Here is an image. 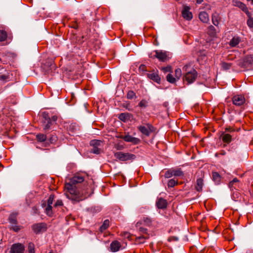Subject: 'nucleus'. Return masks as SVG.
I'll list each match as a JSON object with an SVG mask.
<instances>
[{
	"label": "nucleus",
	"mask_w": 253,
	"mask_h": 253,
	"mask_svg": "<svg viewBox=\"0 0 253 253\" xmlns=\"http://www.w3.org/2000/svg\"><path fill=\"white\" fill-rule=\"evenodd\" d=\"M248 16L249 17V18L247 21V25L249 27L253 28V18L251 17L250 14Z\"/></svg>",
	"instance_id": "obj_45"
},
{
	"label": "nucleus",
	"mask_w": 253,
	"mask_h": 253,
	"mask_svg": "<svg viewBox=\"0 0 253 253\" xmlns=\"http://www.w3.org/2000/svg\"><path fill=\"white\" fill-rule=\"evenodd\" d=\"M240 41L241 40L239 37H234L231 40L229 44L231 47H235L239 43Z\"/></svg>",
	"instance_id": "obj_22"
},
{
	"label": "nucleus",
	"mask_w": 253,
	"mask_h": 253,
	"mask_svg": "<svg viewBox=\"0 0 253 253\" xmlns=\"http://www.w3.org/2000/svg\"><path fill=\"white\" fill-rule=\"evenodd\" d=\"M248 1H251V4L253 5V0H247Z\"/></svg>",
	"instance_id": "obj_57"
},
{
	"label": "nucleus",
	"mask_w": 253,
	"mask_h": 253,
	"mask_svg": "<svg viewBox=\"0 0 253 253\" xmlns=\"http://www.w3.org/2000/svg\"><path fill=\"white\" fill-rule=\"evenodd\" d=\"M149 238V235H147V236L141 235L138 236L136 238V240L137 242H139L140 243H143L144 242V240L147 239Z\"/></svg>",
	"instance_id": "obj_32"
},
{
	"label": "nucleus",
	"mask_w": 253,
	"mask_h": 253,
	"mask_svg": "<svg viewBox=\"0 0 253 253\" xmlns=\"http://www.w3.org/2000/svg\"><path fill=\"white\" fill-rule=\"evenodd\" d=\"M232 102L236 106H241L243 105L246 101L244 96L241 95H236L232 97Z\"/></svg>",
	"instance_id": "obj_12"
},
{
	"label": "nucleus",
	"mask_w": 253,
	"mask_h": 253,
	"mask_svg": "<svg viewBox=\"0 0 253 253\" xmlns=\"http://www.w3.org/2000/svg\"><path fill=\"white\" fill-rule=\"evenodd\" d=\"M122 236L125 238H127L129 240L131 239V235L128 232H124L122 234Z\"/></svg>",
	"instance_id": "obj_51"
},
{
	"label": "nucleus",
	"mask_w": 253,
	"mask_h": 253,
	"mask_svg": "<svg viewBox=\"0 0 253 253\" xmlns=\"http://www.w3.org/2000/svg\"><path fill=\"white\" fill-rule=\"evenodd\" d=\"M199 18L203 23H207L209 20L208 14L205 11L201 12L199 13Z\"/></svg>",
	"instance_id": "obj_19"
},
{
	"label": "nucleus",
	"mask_w": 253,
	"mask_h": 253,
	"mask_svg": "<svg viewBox=\"0 0 253 253\" xmlns=\"http://www.w3.org/2000/svg\"><path fill=\"white\" fill-rule=\"evenodd\" d=\"M224 132L228 133L231 134H234L235 129L233 127H226L225 129V131Z\"/></svg>",
	"instance_id": "obj_43"
},
{
	"label": "nucleus",
	"mask_w": 253,
	"mask_h": 253,
	"mask_svg": "<svg viewBox=\"0 0 253 253\" xmlns=\"http://www.w3.org/2000/svg\"><path fill=\"white\" fill-rule=\"evenodd\" d=\"M239 181L237 178H234L229 183V187L231 189H236L239 187Z\"/></svg>",
	"instance_id": "obj_20"
},
{
	"label": "nucleus",
	"mask_w": 253,
	"mask_h": 253,
	"mask_svg": "<svg viewBox=\"0 0 253 253\" xmlns=\"http://www.w3.org/2000/svg\"><path fill=\"white\" fill-rule=\"evenodd\" d=\"M177 183V180H175L174 179H171L169 180L168 185L169 187H173Z\"/></svg>",
	"instance_id": "obj_36"
},
{
	"label": "nucleus",
	"mask_w": 253,
	"mask_h": 253,
	"mask_svg": "<svg viewBox=\"0 0 253 253\" xmlns=\"http://www.w3.org/2000/svg\"><path fill=\"white\" fill-rule=\"evenodd\" d=\"M51 68H54L55 67V65L54 64L53 65H51Z\"/></svg>",
	"instance_id": "obj_58"
},
{
	"label": "nucleus",
	"mask_w": 253,
	"mask_h": 253,
	"mask_svg": "<svg viewBox=\"0 0 253 253\" xmlns=\"http://www.w3.org/2000/svg\"><path fill=\"white\" fill-rule=\"evenodd\" d=\"M203 1V0H196L197 3L200 4Z\"/></svg>",
	"instance_id": "obj_56"
},
{
	"label": "nucleus",
	"mask_w": 253,
	"mask_h": 253,
	"mask_svg": "<svg viewBox=\"0 0 253 253\" xmlns=\"http://www.w3.org/2000/svg\"><path fill=\"white\" fill-rule=\"evenodd\" d=\"M236 136L233 134H229L222 132L220 135V137L222 139L224 143H229L231 142L233 137H235Z\"/></svg>",
	"instance_id": "obj_14"
},
{
	"label": "nucleus",
	"mask_w": 253,
	"mask_h": 253,
	"mask_svg": "<svg viewBox=\"0 0 253 253\" xmlns=\"http://www.w3.org/2000/svg\"><path fill=\"white\" fill-rule=\"evenodd\" d=\"M121 248V244L118 241H113L110 244V250L112 252H116L119 251Z\"/></svg>",
	"instance_id": "obj_15"
},
{
	"label": "nucleus",
	"mask_w": 253,
	"mask_h": 253,
	"mask_svg": "<svg viewBox=\"0 0 253 253\" xmlns=\"http://www.w3.org/2000/svg\"><path fill=\"white\" fill-rule=\"evenodd\" d=\"M172 169V174L173 176H183L184 173L180 169Z\"/></svg>",
	"instance_id": "obj_28"
},
{
	"label": "nucleus",
	"mask_w": 253,
	"mask_h": 253,
	"mask_svg": "<svg viewBox=\"0 0 253 253\" xmlns=\"http://www.w3.org/2000/svg\"><path fill=\"white\" fill-rule=\"evenodd\" d=\"M232 66V63L222 62L221 63V67L223 70H227L229 69Z\"/></svg>",
	"instance_id": "obj_37"
},
{
	"label": "nucleus",
	"mask_w": 253,
	"mask_h": 253,
	"mask_svg": "<svg viewBox=\"0 0 253 253\" xmlns=\"http://www.w3.org/2000/svg\"><path fill=\"white\" fill-rule=\"evenodd\" d=\"M138 106L141 108H146L148 106V102L145 99H142L139 103Z\"/></svg>",
	"instance_id": "obj_41"
},
{
	"label": "nucleus",
	"mask_w": 253,
	"mask_h": 253,
	"mask_svg": "<svg viewBox=\"0 0 253 253\" xmlns=\"http://www.w3.org/2000/svg\"><path fill=\"white\" fill-rule=\"evenodd\" d=\"M240 65L244 68H248L253 66V55H249L245 57Z\"/></svg>",
	"instance_id": "obj_9"
},
{
	"label": "nucleus",
	"mask_w": 253,
	"mask_h": 253,
	"mask_svg": "<svg viewBox=\"0 0 253 253\" xmlns=\"http://www.w3.org/2000/svg\"><path fill=\"white\" fill-rule=\"evenodd\" d=\"M172 169L167 170L165 172V177L167 178H169L172 177L173 176V174H172Z\"/></svg>",
	"instance_id": "obj_44"
},
{
	"label": "nucleus",
	"mask_w": 253,
	"mask_h": 253,
	"mask_svg": "<svg viewBox=\"0 0 253 253\" xmlns=\"http://www.w3.org/2000/svg\"><path fill=\"white\" fill-rule=\"evenodd\" d=\"M208 34L211 37H214L216 36L215 28L212 25L209 27L207 31Z\"/></svg>",
	"instance_id": "obj_24"
},
{
	"label": "nucleus",
	"mask_w": 253,
	"mask_h": 253,
	"mask_svg": "<svg viewBox=\"0 0 253 253\" xmlns=\"http://www.w3.org/2000/svg\"><path fill=\"white\" fill-rule=\"evenodd\" d=\"M12 229L14 231H15L16 232H18L20 229L16 225L13 226Z\"/></svg>",
	"instance_id": "obj_54"
},
{
	"label": "nucleus",
	"mask_w": 253,
	"mask_h": 253,
	"mask_svg": "<svg viewBox=\"0 0 253 253\" xmlns=\"http://www.w3.org/2000/svg\"><path fill=\"white\" fill-rule=\"evenodd\" d=\"M37 140L39 142H44L46 139V135L42 133H38L36 135Z\"/></svg>",
	"instance_id": "obj_26"
},
{
	"label": "nucleus",
	"mask_w": 253,
	"mask_h": 253,
	"mask_svg": "<svg viewBox=\"0 0 253 253\" xmlns=\"http://www.w3.org/2000/svg\"><path fill=\"white\" fill-rule=\"evenodd\" d=\"M156 205L159 209H166L167 207V201L166 200L162 198H160L157 201Z\"/></svg>",
	"instance_id": "obj_18"
},
{
	"label": "nucleus",
	"mask_w": 253,
	"mask_h": 253,
	"mask_svg": "<svg viewBox=\"0 0 253 253\" xmlns=\"http://www.w3.org/2000/svg\"><path fill=\"white\" fill-rule=\"evenodd\" d=\"M142 221L143 222V224L147 226H151L153 224V220L152 219L147 216H144L142 219Z\"/></svg>",
	"instance_id": "obj_25"
},
{
	"label": "nucleus",
	"mask_w": 253,
	"mask_h": 253,
	"mask_svg": "<svg viewBox=\"0 0 253 253\" xmlns=\"http://www.w3.org/2000/svg\"><path fill=\"white\" fill-rule=\"evenodd\" d=\"M146 126H139L137 127V129L143 134L146 136H149L150 134V133L153 131L154 127L151 124L149 123L146 124Z\"/></svg>",
	"instance_id": "obj_7"
},
{
	"label": "nucleus",
	"mask_w": 253,
	"mask_h": 253,
	"mask_svg": "<svg viewBox=\"0 0 253 253\" xmlns=\"http://www.w3.org/2000/svg\"><path fill=\"white\" fill-rule=\"evenodd\" d=\"M78 129V126L76 125L75 124H72L70 125L69 127V131L70 133H75L77 129Z\"/></svg>",
	"instance_id": "obj_34"
},
{
	"label": "nucleus",
	"mask_w": 253,
	"mask_h": 253,
	"mask_svg": "<svg viewBox=\"0 0 253 253\" xmlns=\"http://www.w3.org/2000/svg\"><path fill=\"white\" fill-rule=\"evenodd\" d=\"M32 229L35 233L40 234L47 230V225L44 222L36 223L32 226Z\"/></svg>",
	"instance_id": "obj_6"
},
{
	"label": "nucleus",
	"mask_w": 253,
	"mask_h": 253,
	"mask_svg": "<svg viewBox=\"0 0 253 253\" xmlns=\"http://www.w3.org/2000/svg\"><path fill=\"white\" fill-rule=\"evenodd\" d=\"M132 115L128 113H122L119 115L118 118L122 121L126 122L130 120Z\"/></svg>",
	"instance_id": "obj_17"
},
{
	"label": "nucleus",
	"mask_w": 253,
	"mask_h": 253,
	"mask_svg": "<svg viewBox=\"0 0 253 253\" xmlns=\"http://www.w3.org/2000/svg\"><path fill=\"white\" fill-rule=\"evenodd\" d=\"M219 16L217 13H215L212 15V22L216 26L219 24Z\"/></svg>",
	"instance_id": "obj_27"
},
{
	"label": "nucleus",
	"mask_w": 253,
	"mask_h": 253,
	"mask_svg": "<svg viewBox=\"0 0 253 253\" xmlns=\"http://www.w3.org/2000/svg\"><path fill=\"white\" fill-rule=\"evenodd\" d=\"M57 140L56 136L52 135L49 138V141L50 143H54Z\"/></svg>",
	"instance_id": "obj_50"
},
{
	"label": "nucleus",
	"mask_w": 253,
	"mask_h": 253,
	"mask_svg": "<svg viewBox=\"0 0 253 253\" xmlns=\"http://www.w3.org/2000/svg\"><path fill=\"white\" fill-rule=\"evenodd\" d=\"M212 180L215 184H219L220 182L221 177L217 172H212Z\"/></svg>",
	"instance_id": "obj_21"
},
{
	"label": "nucleus",
	"mask_w": 253,
	"mask_h": 253,
	"mask_svg": "<svg viewBox=\"0 0 253 253\" xmlns=\"http://www.w3.org/2000/svg\"><path fill=\"white\" fill-rule=\"evenodd\" d=\"M28 252L29 253H35V246L32 242L28 244Z\"/></svg>",
	"instance_id": "obj_40"
},
{
	"label": "nucleus",
	"mask_w": 253,
	"mask_h": 253,
	"mask_svg": "<svg viewBox=\"0 0 253 253\" xmlns=\"http://www.w3.org/2000/svg\"><path fill=\"white\" fill-rule=\"evenodd\" d=\"M7 37V33L4 30H0V41H4Z\"/></svg>",
	"instance_id": "obj_33"
},
{
	"label": "nucleus",
	"mask_w": 253,
	"mask_h": 253,
	"mask_svg": "<svg viewBox=\"0 0 253 253\" xmlns=\"http://www.w3.org/2000/svg\"><path fill=\"white\" fill-rule=\"evenodd\" d=\"M147 71L146 67L144 64H141L139 67V71L142 72V74L144 73Z\"/></svg>",
	"instance_id": "obj_47"
},
{
	"label": "nucleus",
	"mask_w": 253,
	"mask_h": 253,
	"mask_svg": "<svg viewBox=\"0 0 253 253\" xmlns=\"http://www.w3.org/2000/svg\"><path fill=\"white\" fill-rule=\"evenodd\" d=\"M62 205H63L62 201L61 200H57V201L54 204V206L56 207H58V206H61Z\"/></svg>",
	"instance_id": "obj_52"
},
{
	"label": "nucleus",
	"mask_w": 253,
	"mask_h": 253,
	"mask_svg": "<svg viewBox=\"0 0 253 253\" xmlns=\"http://www.w3.org/2000/svg\"><path fill=\"white\" fill-rule=\"evenodd\" d=\"M8 219L10 223L14 225L17 224L16 214L14 213L11 214Z\"/></svg>",
	"instance_id": "obj_31"
},
{
	"label": "nucleus",
	"mask_w": 253,
	"mask_h": 253,
	"mask_svg": "<svg viewBox=\"0 0 253 253\" xmlns=\"http://www.w3.org/2000/svg\"><path fill=\"white\" fill-rule=\"evenodd\" d=\"M190 8L188 6L184 5L182 10V17L186 20H190L193 18V15L190 11Z\"/></svg>",
	"instance_id": "obj_11"
},
{
	"label": "nucleus",
	"mask_w": 253,
	"mask_h": 253,
	"mask_svg": "<svg viewBox=\"0 0 253 253\" xmlns=\"http://www.w3.org/2000/svg\"><path fill=\"white\" fill-rule=\"evenodd\" d=\"M139 231L142 233L145 234V236H147V235H149L148 234V230L147 229L143 228V227H140L139 229Z\"/></svg>",
	"instance_id": "obj_49"
},
{
	"label": "nucleus",
	"mask_w": 253,
	"mask_h": 253,
	"mask_svg": "<svg viewBox=\"0 0 253 253\" xmlns=\"http://www.w3.org/2000/svg\"><path fill=\"white\" fill-rule=\"evenodd\" d=\"M162 70L164 72H171V67L170 66H167L166 67H163L162 68Z\"/></svg>",
	"instance_id": "obj_53"
},
{
	"label": "nucleus",
	"mask_w": 253,
	"mask_h": 253,
	"mask_svg": "<svg viewBox=\"0 0 253 253\" xmlns=\"http://www.w3.org/2000/svg\"><path fill=\"white\" fill-rule=\"evenodd\" d=\"M45 212L46 214L49 216H51L52 215L53 212L51 206H47L45 208Z\"/></svg>",
	"instance_id": "obj_38"
},
{
	"label": "nucleus",
	"mask_w": 253,
	"mask_h": 253,
	"mask_svg": "<svg viewBox=\"0 0 253 253\" xmlns=\"http://www.w3.org/2000/svg\"><path fill=\"white\" fill-rule=\"evenodd\" d=\"M109 226V220L106 219L104 221L102 225L100 227V231L103 232Z\"/></svg>",
	"instance_id": "obj_29"
},
{
	"label": "nucleus",
	"mask_w": 253,
	"mask_h": 253,
	"mask_svg": "<svg viewBox=\"0 0 253 253\" xmlns=\"http://www.w3.org/2000/svg\"><path fill=\"white\" fill-rule=\"evenodd\" d=\"M1 240H0V244H1Z\"/></svg>",
	"instance_id": "obj_59"
},
{
	"label": "nucleus",
	"mask_w": 253,
	"mask_h": 253,
	"mask_svg": "<svg viewBox=\"0 0 253 253\" xmlns=\"http://www.w3.org/2000/svg\"><path fill=\"white\" fill-rule=\"evenodd\" d=\"M136 97V94L135 92L132 90H129L127 93V98L129 99H132Z\"/></svg>",
	"instance_id": "obj_39"
},
{
	"label": "nucleus",
	"mask_w": 253,
	"mask_h": 253,
	"mask_svg": "<svg viewBox=\"0 0 253 253\" xmlns=\"http://www.w3.org/2000/svg\"><path fill=\"white\" fill-rule=\"evenodd\" d=\"M238 6L240 8H241L243 11L246 12V13L248 15V16H249L250 12L248 11V8L247 7V6H246V5L241 2H238Z\"/></svg>",
	"instance_id": "obj_30"
},
{
	"label": "nucleus",
	"mask_w": 253,
	"mask_h": 253,
	"mask_svg": "<svg viewBox=\"0 0 253 253\" xmlns=\"http://www.w3.org/2000/svg\"><path fill=\"white\" fill-rule=\"evenodd\" d=\"M54 200V195H51L47 200V206H51Z\"/></svg>",
	"instance_id": "obj_46"
},
{
	"label": "nucleus",
	"mask_w": 253,
	"mask_h": 253,
	"mask_svg": "<svg viewBox=\"0 0 253 253\" xmlns=\"http://www.w3.org/2000/svg\"><path fill=\"white\" fill-rule=\"evenodd\" d=\"M84 181V177L80 175H75L70 182L65 185V191L66 197L74 201L79 202L89 197L93 193V190L90 186H86L83 189H78L76 185Z\"/></svg>",
	"instance_id": "obj_1"
},
{
	"label": "nucleus",
	"mask_w": 253,
	"mask_h": 253,
	"mask_svg": "<svg viewBox=\"0 0 253 253\" xmlns=\"http://www.w3.org/2000/svg\"><path fill=\"white\" fill-rule=\"evenodd\" d=\"M9 76L5 75H2L0 76V80L6 82L9 80Z\"/></svg>",
	"instance_id": "obj_48"
},
{
	"label": "nucleus",
	"mask_w": 253,
	"mask_h": 253,
	"mask_svg": "<svg viewBox=\"0 0 253 253\" xmlns=\"http://www.w3.org/2000/svg\"><path fill=\"white\" fill-rule=\"evenodd\" d=\"M203 184V180L201 178L197 179L196 189L197 191L200 192L202 191Z\"/></svg>",
	"instance_id": "obj_23"
},
{
	"label": "nucleus",
	"mask_w": 253,
	"mask_h": 253,
	"mask_svg": "<svg viewBox=\"0 0 253 253\" xmlns=\"http://www.w3.org/2000/svg\"><path fill=\"white\" fill-rule=\"evenodd\" d=\"M182 75L181 70L180 69L178 68L175 70V75L177 80H179Z\"/></svg>",
	"instance_id": "obj_42"
},
{
	"label": "nucleus",
	"mask_w": 253,
	"mask_h": 253,
	"mask_svg": "<svg viewBox=\"0 0 253 253\" xmlns=\"http://www.w3.org/2000/svg\"><path fill=\"white\" fill-rule=\"evenodd\" d=\"M150 58H157L161 61H165L167 58V55L165 52L162 51L156 50L151 52L149 54Z\"/></svg>",
	"instance_id": "obj_8"
},
{
	"label": "nucleus",
	"mask_w": 253,
	"mask_h": 253,
	"mask_svg": "<svg viewBox=\"0 0 253 253\" xmlns=\"http://www.w3.org/2000/svg\"><path fill=\"white\" fill-rule=\"evenodd\" d=\"M190 67V65H186L183 68V71L186 72L183 77V81L187 82V84L194 83L198 76L196 70L193 68L189 69Z\"/></svg>",
	"instance_id": "obj_2"
},
{
	"label": "nucleus",
	"mask_w": 253,
	"mask_h": 253,
	"mask_svg": "<svg viewBox=\"0 0 253 253\" xmlns=\"http://www.w3.org/2000/svg\"><path fill=\"white\" fill-rule=\"evenodd\" d=\"M71 27L76 29L78 28V26L76 24V22H75V23L71 26Z\"/></svg>",
	"instance_id": "obj_55"
},
{
	"label": "nucleus",
	"mask_w": 253,
	"mask_h": 253,
	"mask_svg": "<svg viewBox=\"0 0 253 253\" xmlns=\"http://www.w3.org/2000/svg\"><path fill=\"white\" fill-rule=\"evenodd\" d=\"M167 80L169 82L172 84L174 83L176 81V79L174 78L173 77V76L170 74H168V75L167 76Z\"/></svg>",
	"instance_id": "obj_35"
},
{
	"label": "nucleus",
	"mask_w": 253,
	"mask_h": 253,
	"mask_svg": "<svg viewBox=\"0 0 253 253\" xmlns=\"http://www.w3.org/2000/svg\"><path fill=\"white\" fill-rule=\"evenodd\" d=\"M147 77L150 80H153L157 83H159L160 82L161 78L157 72H150L147 74Z\"/></svg>",
	"instance_id": "obj_16"
},
{
	"label": "nucleus",
	"mask_w": 253,
	"mask_h": 253,
	"mask_svg": "<svg viewBox=\"0 0 253 253\" xmlns=\"http://www.w3.org/2000/svg\"><path fill=\"white\" fill-rule=\"evenodd\" d=\"M25 250L24 246L20 244H14L12 245L10 253H23Z\"/></svg>",
	"instance_id": "obj_10"
},
{
	"label": "nucleus",
	"mask_w": 253,
	"mask_h": 253,
	"mask_svg": "<svg viewBox=\"0 0 253 253\" xmlns=\"http://www.w3.org/2000/svg\"><path fill=\"white\" fill-rule=\"evenodd\" d=\"M102 144V141L98 140H92L90 142V145L92 147V148L90 150V152L95 154H99L101 152V148L100 146Z\"/></svg>",
	"instance_id": "obj_5"
},
{
	"label": "nucleus",
	"mask_w": 253,
	"mask_h": 253,
	"mask_svg": "<svg viewBox=\"0 0 253 253\" xmlns=\"http://www.w3.org/2000/svg\"><path fill=\"white\" fill-rule=\"evenodd\" d=\"M115 157L120 161H126L128 160H133L136 158L135 155L129 153H124L123 152H118L115 153Z\"/></svg>",
	"instance_id": "obj_4"
},
{
	"label": "nucleus",
	"mask_w": 253,
	"mask_h": 253,
	"mask_svg": "<svg viewBox=\"0 0 253 253\" xmlns=\"http://www.w3.org/2000/svg\"><path fill=\"white\" fill-rule=\"evenodd\" d=\"M57 117L55 115L50 117L48 113L43 112L42 115V126L43 130L46 131L50 128L51 126L56 123Z\"/></svg>",
	"instance_id": "obj_3"
},
{
	"label": "nucleus",
	"mask_w": 253,
	"mask_h": 253,
	"mask_svg": "<svg viewBox=\"0 0 253 253\" xmlns=\"http://www.w3.org/2000/svg\"><path fill=\"white\" fill-rule=\"evenodd\" d=\"M49 253H52L51 252H49Z\"/></svg>",
	"instance_id": "obj_60"
},
{
	"label": "nucleus",
	"mask_w": 253,
	"mask_h": 253,
	"mask_svg": "<svg viewBox=\"0 0 253 253\" xmlns=\"http://www.w3.org/2000/svg\"><path fill=\"white\" fill-rule=\"evenodd\" d=\"M125 141L131 142L133 144H137L140 142V140L136 137H132L128 134L121 137Z\"/></svg>",
	"instance_id": "obj_13"
}]
</instances>
